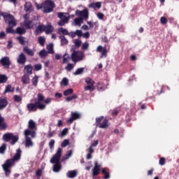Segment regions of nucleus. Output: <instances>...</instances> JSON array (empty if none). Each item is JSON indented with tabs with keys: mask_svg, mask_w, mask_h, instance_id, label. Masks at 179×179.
Listing matches in <instances>:
<instances>
[{
	"mask_svg": "<svg viewBox=\"0 0 179 179\" xmlns=\"http://www.w3.org/2000/svg\"><path fill=\"white\" fill-rule=\"evenodd\" d=\"M80 114L78 113H71V117L68 120L69 124H72L75 120H78V118H80Z\"/></svg>",
	"mask_w": 179,
	"mask_h": 179,
	"instance_id": "nucleus-22",
	"label": "nucleus"
},
{
	"mask_svg": "<svg viewBox=\"0 0 179 179\" xmlns=\"http://www.w3.org/2000/svg\"><path fill=\"white\" fill-rule=\"evenodd\" d=\"M8 124L5 122V118L0 114V129H6Z\"/></svg>",
	"mask_w": 179,
	"mask_h": 179,
	"instance_id": "nucleus-20",
	"label": "nucleus"
},
{
	"mask_svg": "<svg viewBox=\"0 0 179 179\" xmlns=\"http://www.w3.org/2000/svg\"><path fill=\"white\" fill-rule=\"evenodd\" d=\"M85 91L89 90L90 92H93L94 90V85H88L84 87Z\"/></svg>",
	"mask_w": 179,
	"mask_h": 179,
	"instance_id": "nucleus-39",
	"label": "nucleus"
},
{
	"mask_svg": "<svg viewBox=\"0 0 179 179\" xmlns=\"http://www.w3.org/2000/svg\"><path fill=\"white\" fill-rule=\"evenodd\" d=\"M78 176V171L73 170V171H69L66 173V176L69 178H75Z\"/></svg>",
	"mask_w": 179,
	"mask_h": 179,
	"instance_id": "nucleus-24",
	"label": "nucleus"
},
{
	"mask_svg": "<svg viewBox=\"0 0 179 179\" xmlns=\"http://www.w3.org/2000/svg\"><path fill=\"white\" fill-rule=\"evenodd\" d=\"M26 61H27V59L24 53H21L17 59V64H20V65H24L26 64Z\"/></svg>",
	"mask_w": 179,
	"mask_h": 179,
	"instance_id": "nucleus-17",
	"label": "nucleus"
},
{
	"mask_svg": "<svg viewBox=\"0 0 179 179\" xmlns=\"http://www.w3.org/2000/svg\"><path fill=\"white\" fill-rule=\"evenodd\" d=\"M69 145V140L65 139L63 141V142L61 144L62 148H66Z\"/></svg>",
	"mask_w": 179,
	"mask_h": 179,
	"instance_id": "nucleus-46",
	"label": "nucleus"
},
{
	"mask_svg": "<svg viewBox=\"0 0 179 179\" xmlns=\"http://www.w3.org/2000/svg\"><path fill=\"white\" fill-rule=\"evenodd\" d=\"M42 68H43V66L41 65V64H38L34 65L35 71H41Z\"/></svg>",
	"mask_w": 179,
	"mask_h": 179,
	"instance_id": "nucleus-53",
	"label": "nucleus"
},
{
	"mask_svg": "<svg viewBox=\"0 0 179 179\" xmlns=\"http://www.w3.org/2000/svg\"><path fill=\"white\" fill-rule=\"evenodd\" d=\"M24 10L25 12H27L28 13H31L33 12V6L31 5V3L27 2L24 5Z\"/></svg>",
	"mask_w": 179,
	"mask_h": 179,
	"instance_id": "nucleus-21",
	"label": "nucleus"
},
{
	"mask_svg": "<svg viewBox=\"0 0 179 179\" xmlns=\"http://www.w3.org/2000/svg\"><path fill=\"white\" fill-rule=\"evenodd\" d=\"M22 82L23 85H29V83H30V76L27 73H24L22 78Z\"/></svg>",
	"mask_w": 179,
	"mask_h": 179,
	"instance_id": "nucleus-23",
	"label": "nucleus"
},
{
	"mask_svg": "<svg viewBox=\"0 0 179 179\" xmlns=\"http://www.w3.org/2000/svg\"><path fill=\"white\" fill-rule=\"evenodd\" d=\"M43 173V171L41 169H38L36 171V176L38 177V178H40L41 177V174Z\"/></svg>",
	"mask_w": 179,
	"mask_h": 179,
	"instance_id": "nucleus-60",
	"label": "nucleus"
},
{
	"mask_svg": "<svg viewBox=\"0 0 179 179\" xmlns=\"http://www.w3.org/2000/svg\"><path fill=\"white\" fill-rule=\"evenodd\" d=\"M83 23V18L78 17L74 20L73 24L74 26H78L79 27H80Z\"/></svg>",
	"mask_w": 179,
	"mask_h": 179,
	"instance_id": "nucleus-26",
	"label": "nucleus"
},
{
	"mask_svg": "<svg viewBox=\"0 0 179 179\" xmlns=\"http://www.w3.org/2000/svg\"><path fill=\"white\" fill-rule=\"evenodd\" d=\"M78 97V94H74L73 96H68L66 98V101H72V100H75Z\"/></svg>",
	"mask_w": 179,
	"mask_h": 179,
	"instance_id": "nucleus-43",
	"label": "nucleus"
},
{
	"mask_svg": "<svg viewBox=\"0 0 179 179\" xmlns=\"http://www.w3.org/2000/svg\"><path fill=\"white\" fill-rule=\"evenodd\" d=\"M83 58H85V53L82 51H73L71 54V59L73 62H79V61H83Z\"/></svg>",
	"mask_w": 179,
	"mask_h": 179,
	"instance_id": "nucleus-9",
	"label": "nucleus"
},
{
	"mask_svg": "<svg viewBox=\"0 0 179 179\" xmlns=\"http://www.w3.org/2000/svg\"><path fill=\"white\" fill-rule=\"evenodd\" d=\"M89 48V43L85 42L82 45L83 50H87Z\"/></svg>",
	"mask_w": 179,
	"mask_h": 179,
	"instance_id": "nucleus-57",
	"label": "nucleus"
},
{
	"mask_svg": "<svg viewBox=\"0 0 179 179\" xmlns=\"http://www.w3.org/2000/svg\"><path fill=\"white\" fill-rule=\"evenodd\" d=\"M23 26L25 27V29H31V21L30 20H24Z\"/></svg>",
	"mask_w": 179,
	"mask_h": 179,
	"instance_id": "nucleus-31",
	"label": "nucleus"
},
{
	"mask_svg": "<svg viewBox=\"0 0 179 179\" xmlns=\"http://www.w3.org/2000/svg\"><path fill=\"white\" fill-rule=\"evenodd\" d=\"M23 51L25 52V54H27V55H29V57H34V50L29 48V47H24Z\"/></svg>",
	"mask_w": 179,
	"mask_h": 179,
	"instance_id": "nucleus-19",
	"label": "nucleus"
},
{
	"mask_svg": "<svg viewBox=\"0 0 179 179\" xmlns=\"http://www.w3.org/2000/svg\"><path fill=\"white\" fill-rule=\"evenodd\" d=\"M76 15L78 16V17H81L83 20H87L89 19V10L87 8H85L83 10H77Z\"/></svg>",
	"mask_w": 179,
	"mask_h": 179,
	"instance_id": "nucleus-12",
	"label": "nucleus"
},
{
	"mask_svg": "<svg viewBox=\"0 0 179 179\" xmlns=\"http://www.w3.org/2000/svg\"><path fill=\"white\" fill-rule=\"evenodd\" d=\"M24 146L25 148H33L34 143L33 142V138H31V134L29 131H24Z\"/></svg>",
	"mask_w": 179,
	"mask_h": 179,
	"instance_id": "nucleus-8",
	"label": "nucleus"
},
{
	"mask_svg": "<svg viewBox=\"0 0 179 179\" xmlns=\"http://www.w3.org/2000/svg\"><path fill=\"white\" fill-rule=\"evenodd\" d=\"M73 93V90L69 89L64 92V96H69V94H72Z\"/></svg>",
	"mask_w": 179,
	"mask_h": 179,
	"instance_id": "nucleus-45",
	"label": "nucleus"
},
{
	"mask_svg": "<svg viewBox=\"0 0 179 179\" xmlns=\"http://www.w3.org/2000/svg\"><path fill=\"white\" fill-rule=\"evenodd\" d=\"M74 43H75V45H76L79 48V47H80V45H82V41H80L79 39H76L74 41Z\"/></svg>",
	"mask_w": 179,
	"mask_h": 179,
	"instance_id": "nucleus-51",
	"label": "nucleus"
},
{
	"mask_svg": "<svg viewBox=\"0 0 179 179\" xmlns=\"http://www.w3.org/2000/svg\"><path fill=\"white\" fill-rule=\"evenodd\" d=\"M69 55L65 53L63 56V61H62V64H68L69 61Z\"/></svg>",
	"mask_w": 179,
	"mask_h": 179,
	"instance_id": "nucleus-37",
	"label": "nucleus"
},
{
	"mask_svg": "<svg viewBox=\"0 0 179 179\" xmlns=\"http://www.w3.org/2000/svg\"><path fill=\"white\" fill-rule=\"evenodd\" d=\"M0 64L8 69L10 66V59H9L8 57H2L0 60Z\"/></svg>",
	"mask_w": 179,
	"mask_h": 179,
	"instance_id": "nucleus-15",
	"label": "nucleus"
},
{
	"mask_svg": "<svg viewBox=\"0 0 179 179\" xmlns=\"http://www.w3.org/2000/svg\"><path fill=\"white\" fill-rule=\"evenodd\" d=\"M160 22L162 24H167V18L165 17H162L160 19Z\"/></svg>",
	"mask_w": 179,
	"mask_h": 179,
	"instance_id": "nucleus-55",
	"label": "nucleus"
},
{
	"mask_svg": "<svg viewBox=\"0 0 179 179\" xmlns=\"http://www.w3.org/2000/svg\"><path fill=\"white\" fill-rule=\"evenodd\" d=\"M14 90L15 89L12 87V85H8L5 90V93H8L9 92H13Z\"/></svg>",
	"mask_w": 179,
	"mask_h": 179,
	"instance_id": "nucleus-48",
	"label": "nucleus"
},
{
	"mask_svg": "<svg viewBox=\"0 0 179 179\" xmlns=\"http://www.w3.org/2000/svg\"><path fill=\"white\" fill-rule=\"evenodd\" d=\"M67 134H68V128H65L62 131L61 135L62 136H65V135H67Z\"/></svg>",
	"mask_w": 179,
	"mask_h": 179,
	"instance_id": "nucleus-59",
	"label": "nucleus"
},
{
	"mask_svg": "<svg viewBox=\"0 0 179 179\" xmlns=\"http://www.w3.org/2000/svg\"><path fill=\"white\" fill-rule=\"evenodd\" d=\"M6 31V33H10L12 34H13V33H15V31L13 30V29H12V27L7 28Z\"/></svg>",
	"mask_w": 179,
	"mask_h": 179,
	"instance_id": "nucleus-62",
	"label": "nucleus"
},
{
	"mask_svg": "<svg viewBox=\"0 0 179 179\" xmlns=\"http://www.w3.org/2000/svg\"><path fill=\"white\" fill-rule=\"evenodd\" d=\"M96 16H97L98 19H99L100 20H103V19H104V14H103L101 13H98L96 14Z\"/></svg>",
	"mask_w": 179,
	"mask_h": 179,
	"instance_id": "nucleus-58",
	"label": "nucleus"
},
{
	"mask_svg": "<svg viewBox=\"0 0 179 179\" xmlns=\"http://www.w3.org/2000/svg\"><path fill=\"white\" fill-rule=\"evenodd\" d=\"M22 157V150L18 148L16 150L15 154L14 155L13 157L10 159H7L4 164L2 165L3 169L5 171L6 176H9L10 174V167H12V164L15 162H19Z\"/></svg>",
	"mask_w": 179,
	"mask_h": 179,
	"instance_id": "nucleus-1",
	"label": "nucleus"
},
{
	"mask_svg": "<svg viewBox=\"0 0 179 179\" xmlns=\"http://www.w3.org/2000/svg\"><path fill=\"white\" fill-rule=\"evenodd\" d=\"M47 55H48V52H47L45 50H41L39 52V57H41V58H45V57H47Z\"/></svg>",
	"mask_w": 179,
	"mask_h": 179,
	"instance_id": "nucleus-35",
	"label": "nucleus"
},
{
	"mask_svg": "<svg viewBox=\"0 0 179 179\" xmlns=\"http://www.w3.org/2000/svg\"><path fill=\"white\" fill-rule=\"evenodd\" d=\"M97 52H101L100 58H106L107 57V49L103 48L101 45H99L96 48Z\"/></svg>",
	"mask_w": 179,
	"mask_h": 179,
	"instance_id": "nucleus-16",
	"label": "nucleus"
},
{
	"mask_svg": "<svg viewBox=\"0 0 179 179\" xmlns=\"http://www.w3.org/2000/svg\"><path fill=\"white\" fill-rule=\"evenodd\" d=\"M103 116L96 118V127L101 129H106L107 127H108V120H107V119H104L103 120Z\"/></svg>",
	"mask_w": 179,
	"mask_h": 179,
	"instance_id": "nucleus-10",
	"label": "nucleus"
},
{
	"mask_svg": "<svg viewBox=\"0 0 179 179\" xmlns=\"http://www.w3.org/2000/svg\"><path fill=\"white\" fill-rule=\"evenodd\" d=\"M27 131H29V134H31V138H36L37 136V124L33 120H29L28 122V129H25L24 132Z\"/></svg>",
	"mask_w": 179,
	"mask_h": 179,
	"instance_id": "nucleus-6",
	"label": "nucleus"
},
{
	"mask_svg": "<svg viewBox=\"0 0 179 179\" xmlns=\"http://www.w3.org/2000/svg\"><path fill=\"white\" fill-rule=\"evenodd\" d=\"M83 38H90V33L89 32H86L85 34H83Z\"/></svg>",
	"mask_w": 179,
	"mask_h": 179,
	"instance_id": "nucleus-64",
	"label": "nucleus"
},
{
	"mask_svg": "<svg viewBox=\"0 0 179 179\" xmlns=\"http://www.w3.org/2000/svg\"><path fill=\"white\" fill-rule=\"evenodd\" d=\"M17 40H18L20 44H21V45H24L25 44H29V41H26V38L23 37V36H18L17 37Z\"/></svg>",
	"mask_w": 179,
	"mask_h": 179,
	"instance_id": "nucleus-27",
	"label": "nucleus"
},
{
	"mask_svg": "<svg viewBox=\"0 0 179 179\" xmlns=\"http://www.w3.org/2000/svg\"><path fill=\"white\" fill-rule=\"evenodd\" d=\"M73 68H75V65L72 64H68L67 66L65 67V69L66 71H67V72H71V71H72Z\"/></svg>",
	"mask_w": 179,
	"mask_h": 179,
	"instance_id": "nucleus-41",
	"label": "nucleus"
},
{
	"mask_svg": "<svg viewBox=\"0 0 179 179\" xmlns=\"http://www.w3.org/2000/svg\"><path fill=\"white\" fill-rule=\"evenodd\" d=\"M48 54H54V44L50 43L47 46Z\"/></svg>",
	"mask_w": 179,
	"mask_h": 179,
	"instance_id": "nucleus-33",
	"label": "nucleus"
},
{
	"mask_svg": "<svg viewBox=\"0 0 179 179\" xmlns=\"http://www.w3.org/2000/svg\"><path fill=\"white\" fill-rule=\"evenodd\" d=\"M101 172L104 174V178H110V173H108V169L107 168H103L101 169Z\"/></svg>",
	"mask_w": 179,
	"mask_h": 179,
	"instance_id": "nucleus-30",
	"label": "nucleus"
},
{
	"mask_svg": "<svg viewBox=\"0 0 179 179\" xmlns=\"http://www.w3.org/2000/svg\"><path fill=\"white\" fill-rule=\"evenodd\" d=\"M75 33H76V36H78V37H82L83 34L81 30H76Z\"/></svg>",
	"mask_w": 179,
	"mask_h": 179,
	"instance_id": "nucleus-61",
	"label": "nucleus"
},
{
	"mask_svg": "<svg viewBox=\"0 0 179 179\" xmlns=\"http://www.w3.org/2000/svg\"><path fill=\"white\" fill-rule=\"evenodd\" d=\"M72 155H73V151L69 150L67 153L66 154L64 160H68L70 157H72Z\"/></svg>",
	"mask_w": 179,
	"mask_h": 179,
	"instance_id": "nucleus-38",
	"label": "nucleus"
},
{
	"mask_svg": "<svg viewBox=\"0 0 179 179\" xmlns=\"http://www.w3.org/2000/svg\"><path fill=\"white\" fill-rule=\"evenodd\" d=\"M92 162H88L86 163V166H85V170H87V171H89L90 170V169H92Z\"/></svg>",
	"mask_w": 179,
	"mask_h": 179,
	"instance_id": "nucleus-52",
	"label": "nucleus"
},
{
	"mask_svg": "<svg viewBox=\"0 0 179 179\" xmlns=\"http://www.w3.org/2000/svg\"><path fill=\"white\" fill-rule=\"evenodd\" d=\"M159 164L160 166H164V164H166V159H164V157L160 158Z\"/></svg>",
	"mask_w": 179,
	"mask_h": 179,
	"instance_id": "nucleus-63",
	"label": "nucleus"
},
{
	"mask_svg": "<svg viewBox=\"0 0 179 179\" xmlns=\"http://www.w3.org/2000/svg\"><path fill=\"white\" fill-rule=\"evenodd\" d=\"M62 148H59L56 153L50 159V163H52V164H55L53 166V171L55 173H59V171H61L62 166L59 160H61V157L62 156Z\"/></svg>",
	"mask_w": 179,
	"mask_h": 179,
	"instance_id": "nucleus-3",
	"label": "nucleus"
},
{
	"mask_svg": "<svg viewBox=\"0 0 179 179\" xmlns=\"http://www.w3.org/2000/svg\"><path fill=\"white\" fill-rule=\"evenodd\" d=\"M85 83L87 85H94V80L93 79L90 78V77H87L85 78Z\"/></svg>",
	"mask_w": 179,
	"mask_h": 179,
	"instance_id": "nucleus-42",
	"label": "nucleus"
},
{
	"mask_svg": "<svg viewBox=\"0 0 179 179\" xmlns=\"http://www.w3.org/2000/svg\"><path fill=\"white\" fill-rule=\"evenodd\" d=\"M68 83H69L68 78H64L62 80V85H63V86H68Z\"/></svg>",
	"mask_w": 179,
	"mask_h": 179,
	"instance_id": "nucleus-54",
	"label": "nucleus"
},
{
	"mask_svg": "<svg viewBox=\"0 0 179 179\" xmlns=\"http://www.w3.org/2000/svg\"><path fill=\"white\" fill-rule=\"evenodd\" d=\"M15 33H17V34H24L26 33V29L24 28H22V27H17L16 29Z\"/></svg>",
	"mask_w": 179,
	"mask_h": 179,
	"instance_id": "nucleus-32",
	"label": "nucleus"
},
{
	"mask_svg": "<svg viewBox=\"0 0 179 179\" xmlns=\"http://www.w3.org/2000/svg\"><path fill=\"white\" fill-rule=\"evenodd\" d=\"M8 77L5 75H0V83H6Z\"/></svg>",
	"mask_w": 179,
	"mask_h": 179,
	"instance_id": "nucleus-40",
	"label": "nucleus"
},
{
	"mask_svg": "<svg viewBox=\"0 0 179 179\" xmlns=\"http://www.w3.org/2000/svg\"><path fill=\"white\" fill-rule=\"evenodd\" d=\"M3 139L4 142H9L10 145H15L19 141V136L12 133H6L3 136Z\"/></svg>",
	"mask_w": 179,
	"mask_h": 179,
	"instance_id": "nucleus-7",
	"label": "nucleus"
},
{
	"mask_svg": "<svg viewBox=\"0 0 179 179\" xmlns=\"http://www.w3.org/2000/svg\"><path fill=\"white\" fill-rule=\"evenodd\" d=\"M5 150H6V144H3L1 147H0V153L1 155H3V153H5Z\"/></svg>",
	"mask_w": 179,
	"mask_h": 179,
	"instance_id": "nucleus-50",
	"label": "nucleus"
},
{
	"mask_svg": "<svg viewBox=\"0 0 179 179\" xmlns=\"http://www.w3.org/2000/svg\"><path fill=\"white\" fill-rule=\"evenodd\" d=\"M59 39H60L62 45H66V44H68V39H66L65 36L64 35L60 36Z\"/></svg>",
	"mask_w": 179,
	"mask_h": 179,
	"instance_id": "nucleus-28",
	"label": "nucleus"
},
{
	"mask_svg": "<svg viewBox=\"0 0 179 179\" xmlns=\"http://www.w3.org/2000/svg\"><path fill=\"white\" fill-rule=\"evenodd\" d=\"M38 43L40 44V45H42V47H43L44 44H45V37L40 36L38 38Z\"/></svg>",
	"mask_w": 179,
	"mask_h": 179,
	"instance_id": "nucleus-36",
	"label": "nucleus"
},
{
	"mask_svg": "<svg viewBox=\"0 0 179 179\" xmlns=\"http://www.w3.org/2000/svg\"><path fill=\"white\" fill-rule=\"evenodd\" d=\"M51 101H52V98L48 97L45 99L43 96V99L41 101V103H43V104H45V107H47V104H50Z\"/></svg>",
	"mask_w": 179,
	"mask_h": 179,
	"instance_id": "nucleus-29",
	"label": "nucleus"
},
{
	"mask_svg": "<svg viewBox=\"0 0 179 179\" xmlns=\"http://www.w3.org/2000/svg\"><path fill=\"white\" fill-rule=\"evenodd\" d=\"M100 171H101V165H99V162L97 161L94 162V166L92 169V178L94 179L96 176H99L100 174Z\"/></svg>",
	"mask_w": 179,
	"mask_h": 179,
	"instance_id": "nucleus-14",
	"label": "nucleus"
},
{
	"mask_svg": "<svg viewBox=\"0 0 179 179\" xmlns=\"http://www.w3.org/2000/svg\"><path fill=\"white\" fill-rule=\"evenodd\" d=\"M1 16H3L6 23H8L10 27H15V26L17 24L16 22V19H15L13 15L10 14H6V13H2V11L0 10V20Z\"/></svg>",
	"mask_w": 179,
	"mask_h": 179,
	"instance_id": "nucleus-5",
	"label": "nucleus"
},
{
	"mask_svg": "<svg viewBox=\"0 0 179 179\" xmlns=\"http://www.w3.org/2000/svg\"><path fill=\"white\" fill-rule=\"evenodd\" d=\"M8 106V101L6 99H0V110H3Z\"/></svg>",
	"mask_w": 179,
	"mask_h": 179,
	"instance_id": "nucleus-25",
	"label": "nucleus"
},
{
	"mask_svg": "<svg viewBox=\"0 0 179 179\" xmlns=\"http://www.w3.org/2000/svg\"><path fill=\"white\" fill-rule=\"evenodd\" d=\"M58 17L61 19L57 23L59 26H64L66 23L69 22V18L64 15V13H58Z\"/></svg>",
	"mask_w": 179,
	"mask_h": 179,
	"instance_id": "nucleus-13",
	"label": "nucleus"
},
{
	"mask_svg": "<svg viewBox=\"0 0 179 179\" xmlns=\"http://www.w3.org/2000/svg\"><path fill=\"white\" fill-rule=\"evenodd\" d=\"M53 28L51 25L44 26V25H39L36 29V34H38V33H41L43 31H45L47 34H49V33H52Z\"/></svg>",
	"mask_w": 179,
	"mask_h": 179,
	"instance_id": "nucleus-11",
	"label": "nucleus"
},
{
	"mask_svg": "<svg viewBox=\"0 0 179 179\" xmlns=\"http://www.w3.org/2000/svg\"><path fill=\"white\" fill-rule=\"evenodd\" d=\"M36 6V9L40 10V9H43V13H51V12H54V8H55V3L52 0H45L43 3L41 4H38L37 3H35Z\"/></svg>",
	"mask_w": 179,
	"mask_h": 179,
	"instance_id": "nucleus-4",
	"label": "nucleus"
},
{
	"mask_svg": "<svg viewBox=\"0 0 179 179\" xmlns=\"http://www.w3.org/2000/svg\"><path fill=\"white\" fill-rule=\"evenodd\" d=\"M83 72H85V68L82 67V68H79L74 73L73 75H75V76H78V75H82V73H83Z\"/></svg>",
	"mask_w": 179,
	"mask_h": 179,
	"instance_id": "nucleus-34",
	"label": "nucleus"
},
{
	"mask_svg": "<svg viewBox=\"0 0 179 179\" xmlns=\"http://www.w3.org/2000/svg\"><path fill=\"white\" fill-rule=\"evenodd\" d=\"M24 73H27V75H29V76L33 73V66L31 64L24 66Z\"/></svg>",
	"mask_w": 179,
	"mask_h": 179,
	"instance_id": "nucleus-18",
	"label": "nucleus"
},
{
	"mask_svg": "<svg viewBox=\"0 0 179 179\" xmlns=\"http://www.w3.org/2000/svg\"><path fill=\"white\" fill-rule=\"evenodd\" d=\"M54 145H55V140L54 139L50 140V141L49 142L50 148L52 149V148H54Z\"/></svg>",
	"mask_w": 179,
	"mask_h": 179,
	"instance_id": "nucleus-56",
	"label": "nucleus"
},
{
	"mask_svg": "<svg viewBox=\"0 0 179 179\" xmlns=\"http://www.w3.org/2000/svg\"><path fill=\"white\" fill-rule=\"evenodd\" d=\"M13 99L17 103H20V101H22V96L19 95H14Z\"/></svg>",
	"mask_w": 179,
	"mask_h": 179,
	"instance_id": "nucleus-49",
	"label": "nucleus"
},
{
	"mask_svg": "<svg viewBox=\"0 0 179 179\" xmlns=\"http://www.w3.org/2000/svg\"><path fill=\"white\" fill-rule=\"evenodd\" d=\"M32 83L34 86H37V84L38 83V77L37 76H35L32 79Z\"/></svg>",
	"mask_w": 179,
	"mask_h": 179,
	"instance_id": "nucleus-47",
	"label": "nucleus"
},
{
	"mask_svg": "<svg viewBox=\"0 0 179 179\" xmlns=\"http://www.w3.org/2000/svg\"><path fill=\"white\" fill-rule=\"evenodd\" d=\"M59 33H62V34H64V36H68L69 34V32H68V30L61 27L59 29Z\"/></svg>",
	"mask_w": 179,
	"mask_h": 179,
	"instance_id": "nucleus-44",
	"label": "nucleus"
},
{
	"mask_svg": "<svg viewBox=\"0 0 179 179\" xmlns=\"http://www.w3.org/2000/svg\"><path fill=\"white\" fill-rule=\"evenodd\" d=\"M44 99V95L43 94L39 93L37 95V99H35V103H28L27 105V108L28 111H37V108L38 110H45V103H41Z\"/></svg>",
	"mask_w": 179,
	"mask_h": 179,
	"instance_id": "nucleus-2",
	"label": "nucleus"
}]
</instances>
